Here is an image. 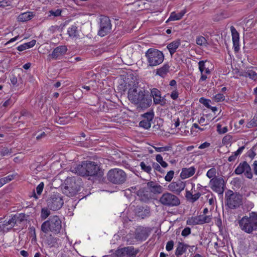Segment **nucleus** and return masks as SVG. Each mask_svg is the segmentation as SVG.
I'll use <instances>...</instances> for the list:
<instances>
[{
    "mask_svg": "<svg viewBox=\"0 0 257 257\" xmlns=\"http://www.w3.org/2000/svg\"><path fill=\"white\" fill-rule=\"evenodd\" d=\"M127 94L128 100L139 110L148 108L152 103L151 96L146 95L145 91L138 88L136 84L128 89Z\"/></svg>",
    "mask_w": 257,
    "mask_h": 257,
    "instance_id": "obj_1",
    "label": "nucleus"
},
{
    "mask_svg": "<svg viewBox=\"0 0 257 257\" xmlns=\"http://www.w3.org/2000/svg\"><path fill=\"white\" fill-rule=\"evenodd\" d=\"M238 223L241 230L247 233H252L257 231V213H249L238 220Z\"/></svg>",
    "mask_w": 257,
    "mask_h": 257,
    "instance_id": "obj_2",
    "label": "nucleus"
},
{
    "mask_svg": "<svg viewBox=\"0 0 257 257\" xmlns=\"http://www.w3.org/2000/svg\"><path fill=\"white\" fill-rule=\"evenodd\" d=\"M75 173L81 176H94L99 171L98 165L91 161H83L75 168Z\"/></svg>",
    "mask_w": 257,
    "mask_h": 257,
    "instance_id": "obj_3",
    "label": "nucleus"
},
{
    "mask_svg": "<svg viewBox=\"0 0 257 257\" xmlns=\"http://www.w3.org/2000/svg\"><path fill=\"white\" fill-rule=\"evenodd\" d=\"M41 229L45 233L51 232L55 234H58L62 229V221L58 216H51L42 223Z\"/></svg>",
    "mask_w": 257,
    "mask_h": 257,
    "instance_id": "obj_4",
    "label": "nucleus"
},
{
    "mask_svg": "<svg viewBox=\"0 0 257 257\" xmlns=\"http://www.w3.org/2000/svg\"><path fill=\"white\" fill-rule=\"evenodd\" d=\"M148 65L154 67L161 64L164 60V55L162 52L154 48L149 49L145 53Z\"/></svg>",
    "mask_w": 257,
    "mask_h": 257,
    "instance_id": "obj_5",
    "label": "nucleus"
},
{
    "mask_svg": "<svg viewBox=\"0 0 257 257\" xmlns=\"http://www.w3.org/2000/svg\"><path fill=\"white\" fill-rule=\"evenodd\" d=\"M159 202L164 206L167 207H176L180 204V200L175 194L166 192L164 193L159 198Z\"/></svg>",
    "mask_w": 257,
    "mask_h": 257,
    "instance_id": "obj_6",
    "label": "nucleus"
},
{
    "mask_svg": "<svg viewBox=\"0 0 257 257\" xmlns=\"http://www.w3.org/2000/svg\"><path fill=\"white\" fill-rule=\"evenodd\" d=\"M126 178V174L121 169H112L107 173L108 180L114 184H121L125 181Z\"/></svg>",
    "mask_w": 257,
    "mask_h": 257,
    "instance_id": "obj_7",
    "label": "nucleus"
},
{
    "mask_svg": "<svg viewBox=\"0 0 257 257\" xmlns=\"http://www.w3.org/2000/svg\"><path fill=\"white\" fill-rule=\"evenodd\" d=\"M62 190L66 196L72 197L80 191V186L76 183L74 178L67 179L65 185L62 187Z\"/></svg>",
    "mask_w": 257,
    "mask_h": 257,
    "instance_id": "obj_8",
    "label": "nucleus"
},
{
    "mask_svg": "<svg viewBox=\"0 0 257 257\" xmlns=\"http://www.w3.org/2000/svg\"><path fill=\"white\" fill-rule=\"evenodd\" d=\"M225 198L227 205L231 209L236 208L241 204V196L231 190H228L225 193Z\"/></svg>",
    "mask_w": 257,
    "mask_h": 257,
    "instance_id": "obj_9",
    "label": "nucleus"
},
{
    "mask_svg": "<svg viewBox=\"0 0 257 257\" xmlns=\"http://www.w3.org/2000/svg\"><path fill=\"white\" fill-rule=\"evenodd\" d=\"M47 206L50 209L57 210L62 207L64 201L60 194L53 193L47 199Z\"/></svg>",
    "mask_w": 257,
    "mask_h": 257,
    "instance_id": "obj_10",
    "label": "nucleus"
},
{
    "mask_svg": "<svg viewBox=\"0 0 257 257\" xmlns=\"http://www.w3.org/2000/svg\"><path fill=\"white\" fill-rule=\"evenodd\" d=\"M112 29L110 20L108 17L103 16L100 18L99 29L98 35L104 37L110 33Z\"/></svg>",
    "mask_w": 257,
    "mask_h": 257,
    "instance_id": "obj_11",
    "label": "nucleus"
},
{
    "mask_svg": "<svg viewBox=\"0 0 257 257\" xmlns=\"http://www.w3.org/2000/svg\"><path fill=\"white\" fill-rule=\"evenodd\" d=\"M139 249L133 246H128L122 248H118L114 254L117 257H136Z\"/></svg>",
    "mask_w": 257,
    "mask_h": 257,
    "instance_id": "obj_12",
    "label": "nucleus"
},
{
    "mask_svg": "<svg viewBox=\"0 0 257 257\" xmlns=\"http://www.w3.org/2000/svg\"><path fill=\"white\" fill-rule=\"evenodd\" d=\"M211 189L218 194H222L224 190V181L222 178L214 177L209 182Z\"/></svg>",
    "mask_w": 257,
    "mask_h": 257,
    "instance_id": "obj_13",
    "label": "nucleus"
},
{
    "mask_svg": "<svg viewBox=\"0 0 257 257\" xmlns=\"http://www.w3.org/2000/svg\"><path fill=\"white\" fill-rule=\"evenodd\" d=\"M234 173L236 175H241L243 173L244 175L246 178L248 179H251L252 178L251 168L246 161H243L239 163L235 169Z\"/></svg>",
    "mask_w": 257,
    "mask_h": 257,
    "instance_id": "obj_14",
    "label": "nucleus"
},
{
    "mask_svg": "<svg viewBox=\"0 0 257 257\" xmlns=\"http://www.w3.org/2000/svg\"><path fill=\"white\" fill-rule=\"evenodd\" d=\"M67 50V47L65 45L58 46L48 55L47 59L49 61L60 59L66 54Z\"/></svg>",
    "mask_w": 257,
    "mask_h": 257,
    "instance_id": "obj_15",
    "label": "nucleus"
},
{
    "mask_svg": "<svg viewBox=\"0 0 257 257\" xmlns=\"http://www.w3.org/2000/svg\"><path fill=\"white\" fill-rule=\"evenodd\" d=\"M186 186L185 182L178 179L176 181H173L168 186V190L175 195H179L184 190Z\"/></svg>",
    "mask_w": 257,
    "mask_h": 257,
    "instance_id": "obj_16",
    "label": "nucleus"
},
{
    "mask_svg": "<svg viewBox=\"0 0 257 257\" xmlns=\"http://www.w3.org/2000/svg\"><path fill=\"white\" fill-rule=\"evenodd\" d=\"M150 233L149 228L139 226L135 230L134 237L138 241L145 240L149 236Z\"/></svg>",
    "mask_w": 257,
    "mask_h": 257,
    "instance_id": "obj_17",
    "label": "nucleus"
},
{
    "mask_svg": "<svg viewBox=\"0 0 257 257\" xmlns=\"http://www.w3.org/2000/svg\"><path fill=\"white\" fill-rule=\"evenodd\" d=\"M151 96L153 97L154 104L163 106L166 103L165 97L161 96V92L158 89L154 88L151 89Z\"/></svg>",
    "mask_w": 257,
    "mask_h": 257,
    "instance_id": "obj_18",
    "label": "nucleus"
},
{
    "mask_svg": "<svg viewBox=\"0 0 257 257\" xmlns=\"http://www.w3.org/2000/svg\"><path fill=\"white\" fill-rule=\"evenodd\" d=\"M139 199L144 202H148L152 198V194L150 191L146 187L140 188L136 192Z\"/></svg>",
    "mask_w": 257,
    "mask_h": 257,
    "instance_id": "obj_19",
    "label": "nucleus"
},
{
    "mask_svg": "<svg viewBox=\"0 0 257 257\" xmlns=\"http://www.w3.org/2000/svg\"><path fill=\"white\" fill-rule=\"evenodd\" d=\"M135 212L137 216L144 219L150 216V208L147 206H137L135 209Z\"/></svg>",
    "mask_w": 257,
    "mask_h": 257,
    "instance_id": "obj_20",
    "label": "nucleus"
},
{
    "mask_svg": "<svg viewBox=\"0 0 257 257\" xmlns=\"http://www.w3.org/2000/svg\"><path fill=\"white\" fill-rule=\"evenodd\" d=\"M230 31L232 35V42L234 51L237 52L239 49V36L235 28L233 26L230 27Z\"/></svg>",
    "mask_w": 257,
    "mask_h": 257,
    "instance_id": "obj_21",
    "label": "nucleus"
},
{
    "mask_svg": "<svg viewBox=\"0 0 257 257\" xmlns=\"http://www.w3.org/2000/svg\"><path fill=\"white\" fill-rule=\"evenodd\" d=\"M146 188L149 189L151 194L152 193L160 194L163 191V187L160 185L153 181L148 182L147 184Z\"/></svg>",
    "mask_w": 257,
    "mask_h": 257,
    "instance_id": "obj_22",
    "label": "nucleus"
},
{
    "mask_svg": "<svg viewBox=\"0 0 257 257\" xmlns=\"http://www.w3.org/2000/svg\"><path fill=\"white\" fill-rule=\"evenodd\" d=\"M196 168L194 166L189 168H183L181 170L180 177L182 179H185L192 176L195 173Z\"/></svg>",
    "mask_w": 257,
    "mask_h": 257,
    "instance_id": "obj_23",
    "label": "nucleus"
},
{
    "mask_svg": "<svg viewBox=\"0 0 257 257\" xmlns=\"http://www.w3.org/2000/svg\"><path fill=\"white\" fill-rule=\"evenodd\" d=\"M201 195V194L200 192L193 194V191L191 192L188 190H186L185 197L186 200L191 203H194L196 201Z\"/></svg>",
    "mask_w": 257,
    "mask_h": 257,
    "instance_id": "obj_24",
    "label": "nucleus"
},
{
    "mask_svg": "<svg viewBox=\"0 0 257 257\" xmlns=\"http://www.w3.org/2000/svg\"><path fill=\"white\" fill-rule=\"evenodd\" d=\"M18 98V95L16 93L13 94L11 97L5 101L4 102L1 103V107L7 108L8 107H11L16 101Z\"/></svg>",
    "mask_w": 257,
    "mask_h": 257,
    "instance_id": "obj_25",
    "label": "nucleus"
},
{
    "mask_svg": "<svg viewBox=\"0 0 257 257\" xmlns=\"http://www.w3.org/2000/svg\"><path fill=\"white\" fill-rule=\"evenodd\" d=\"M34 16L35 14L34 12H27L19 15L17 18V20L18 21L24 22L30 20Z\"/></svg>",
    "mask_w": 257,
    "mask_h": 257,
    "instance_id": "obj_26",
    "label": "nucleus"
},
{
    "mask_svg": "<svg viewBox=\"0 0 257 257\" xmlns=\"http://www.w3.org/2000/svg\"><path fill=\"white\" fill-rule=\"evenodd\" d=\"M180 44V41L179 40H177L173 41L167 45V48L169 50L171 56L175 53Z\"/></svg>",
    "mask_w": 257,
    "mask_h": 257,
    "instance_id": "obj_27",
    "label": "nucleus"
},
{
    "mask_svg": "<svg viewBox=\"0 0 257 257\" xmlns=\"http://www.w3.org/2000/svg\"><path fill=\"white\" fill-rule=\"evenodd\" d=\"M186 12L185 10H183L178 13H176L174 12H172L169 19L167 21V22L168 21H177L181 19Z\"/></svg>",
    "mask_w": 257,
    "mask_h": 257,
    "instance_id": "obj_28",
    "label": "nucleus"
},
{
    "mask_svg": "<svg viewBox=\"0 0 257 257\" xmlns=\"http://www.w3.org/2000/svg\"><path fill=\"white\" fill-rule=\"evenodd\" d=\"M188 246H189L188 245L182 242H178L175 251V255L178 256H181L185 252Z\"/></svg>",
    "mask_w": 257,
    "mask_h": 257,
    "instance_id": "obj_29",
    "label": "nucleus"
},
{
    "mask_svg": "<svg viewBox=\"0 0 257 257\" xmlns=\"http://www.w3.org/2000/svg\"><path fill=\"white\" fill-rule=\"evenodd\" d=\"M239 75L244 77H249L251 80L255 81L257 80V73L253 70H247L241 72Z\"/></svg>",
    "mask_w": 257,
    "mask_h": 257,
    "instance_id": "obj_30",
    "label": "nucleus"
},
{
    "mask_svg": "<svg viewBox=\"0 0 257 257\" xmlns=\"http://www.w3.org/2000/svg\"><path fill=\"white\" fill-rule=\"evenodd\" d=\"M2 222L6 230V232L10 230L16 225L13 216L8 220H5Z\"/></svg>",
    "mask_w": 257,
    "mask_h": 257,
    "instance_id": "obj_31",
    "label": "nucleus"
},
{
    "mask_svg": "<svg viewBox=\"0 0 257 257\" xmlns=\"http://www.w3.org/2000/svg\"><path fill=\"white\" fill-rule=\"evenodd\" d=\"M170 66L168 64H164L162 67L157 70L156 74L164 77L169 72Z\"/></svg>",
    "mask_w": 257,
    "mask_h": 257,
    "instance_id": "obj_32",
    "label": "nucleus"
},
{
    "mask_svg": "<svg viewBox=\"0 0 257 257\" xmlns=\"http://www.w3.org/2000/svg\"><path fill=\"white\" fill-rule=\"evenodd\" d=\"M206 62H207V61H200L198 63L199 70L201 73H202V72H204L205 71V74H209L211 73V71L208 68L206 67Z\"/></svg>",
    "mask_w": 257,
    "mask_h": 257,
    "instance_id": "obj_33",
    "label": "nucleus"
},
{
    "mask_svg": "<svg viewBox=\"0 0 257 257\" xmlns=\"http://www.w3.org/2000/svg\"><path fill=\"white\" fill-rule=\"evenodd\" d=\"M244 149V146L239 148L236 151L234 152L231 156L228 157V161L230 162L235 161L237 157L242 153Z\"/></svg>",
    "mask_w": 257,
    "mask_h": 257,
    "instance_id": "obj_34",
    "label": "nucleus"
},
{
    "mask_svg": "<svg viewBox=\"0 0 257 257\" xmlns=\"http://www.w3.org/2000/svg\"><path fill=\"white\" fill-rule=\"evenodd\" d=\"M26 215L24 213H20L18 214H15L13 216V218L16 224H20L26 219Z\"/></svg>",
    "mask_w": 257,
    "mask_h": 257,
    "instance_id": "obj_35",
    "label": "nucleus"
},
{
    "mask_svg": "<svg viewBox=\"0 0 257 257\" xmlns=\"http://www.w3.org/2000/svg\"><path fill=\"white\" fill-rule=\"evenodd\" d=\"M197 217L200 225L209 223L211 220V217L210 216L200 215H198Z\"/></svg>",
    "mask_w": 257,
    "mask_h": 257,
    "instance_id": "obj_36",
    "label": "nucleus"
},
{
    "mask_svg": "<svg viewBox=\"0 0 257 257\" xmlns=\"http://www.w3.org/2000/svg\"><path fill=\"white\" fill-rule=\"evenodd\" d=\"M227 15L224 12H220L216 13L212 16V19L214 22H218L227 17Z\"/></svg>",
    "mask_w": 257,
    "mask_h": 257,
    "instance_id": "obj_37",
    "label": "nucleus"
},
{
    "mask_svg": "<svg viewBox=\"0 0 257 257\" xmlns=\"http://www.w3.org/2000/svg\"><path fill=\"white\" fill-rule=\"evenodd\" d=\"M186 224L191 226L199 224L197 216L189 217L186 221Z\"/></svg>",
    "mask_w": 257,
    "mask_h": 257,
    "instance_id": "obj_38",
    "label": "nucleus"
},
{
    "mask_svg": "<svg viewBox=\"0 0 257 257\" xmlns=\"http://www.w3.org/2000/svg\"><path fill=\"white\" fill-rule=\"evenodd\" d=\"M196 43L198 45L201 46H206L208 44L207 40L201 36L197 37Z\"/></svg>",
    "mask_w": 257,
    "mask_h": 257,
    "instance_id": "obj_39",
    "label": "nucleus"
},
{
    "mask_svg": "<svg viewBox=\"0 0 257 257\" xmlns=\"http://www.w3.org/2000/svg\"><path fill=\"white\" fill-rule=\"evenodd\" d=\"M77 28L75 26H72L68 29L67 33L71 37L74 38L77 34Z\"/></svg>",
    "mask_w": 257,
    "mask_h": 257,
    "instance_id": "obj_40",
    "label": "nucleus"
},
{
    "mask_svg": "<svg viewBox=\"0 0 257 257\" xmlns=\"http://www.w3.org/2000/svg\"><path fill=\"white\" fill-rule=\"evenodd\" d=\"M246 126L247 128L257 126V113L254 116L253 118L247 123Z\"/></svg>",
    "mask_w": 257,
    "mask_h": 257,
    "instance_id": "obj_41",
    "label": "nucleus"
},
{
    "mask_svg": "<svg viewBox=\"0 0 257 257\" xmlns=\"http://www.w3.org/2000/svg\"><path fill=\"white\" fill-rule=\"evenodd\" d=\"M156 160L163 168H166L168 165L165 161H163V157L160 154L156 155Z\"/></svg>",
    "mask_w": 257,
    "mask_h": 257,
    "instance_id": "obj_42",
    "label": "nucleus"
},
{
    "mask_svg": "<svg viewBox=\"0 0 257 257\" xmlns=\"http://www.w3.org/2000/svg\"><path fill=\"white\" fill-rule=\"evenodd\" d=\"M140 167L142 170L148 173H150L152 171V167L150 165H148L144 162L140 163Z\"/></svg>",
    "mask_w": 257,
    "mask_h": 257,
    "instance_id": "obj_43",
    "label": "nucleus"
},
{
    "mask_svg": "<svg viewBox=\"0 0 257 257\" xmlns=\"http://www.w3.org/2000/svg\"><path fill=\"white\" fill-rule=\"evenodd\" d=\"M22 117H25L26 118L32 117V115L26 109H23L20 111V116L18 117V119H21Z\"/></svg>",
    "mask_w": 257,
    "mask_h": 257,
    "instance_id": "obj_44",
    "label": "nucleus"
},
{
    "mask_svg": "<svg viewBox=\"0 0 257 257\" xmlns=\"http://www.w3.org/2000/svg\"><path fill=\"white\" fill-rule=\"evenodd\" d=\"M143 117L144 119L147 120L151 122L154 117V112L153 111L147 112L143 115Z\"/></svg>",
    "mask_w": 257,
    "mask_h": 257,
    "instance_id": "obj_45",
    "label": "nucleus"
},
{
    "mask_svg": "<svg viewBox=\"0 0 257 257\" xmlns=\"http://www.w3.org/2000/svg\"><path fill=\"white\" fill-rule=\"evenodd\" d=\"M140 126L143 127L145 129L149 128L151 126V122L147 120L143 119L139 123Z\"/></svg>",
    "mask_w": 257,
    "mask_h": 257,
    "instance_id": "obj_46",
    "label": "nucleus"
},
{
    "mask_svg": "<svg viewBox=\"0 0 257 257\" xmlns=\"http://www.w3.org/2000/svg\"><path fill=\"white\" fill-rule=\"evenodd\" d=\"M216 170L215 168H212L209 169L206 174V176L209 179H212L214 177H216Z\"/></svg>",
    "mask_w": 257,
    "mask_h": 257,
    "instance_id": "obj_47",
    "label": "nucleus"
},
{
    "mask_svg": "<svg viewBox=\"0 0 257 257\" xmlns=\"http://www.w3.org/2000/svg\"><path fill=\"white\" fill-rule=\"evenodd\" d=\"M50 214V211L46 208H43L41 210V217L42 219H46Z\"/></svg>",
    "mask_w": 257,
    "mask_h": 257,
    "instance_id": "obj_48",
    "label": "nucleus"
},
{
    "mask_svg": "<svg viewBox=\"0 0 257 257\" xmlns=\"http://www.w3.org/2000/svg\"><path fill=\"white\" fill-rule=\"evenodd\" d=\"M12 153V149H9L6 147L2 148L0 150V155L2 156H5L11 154Z\"/></svg>",
    "mask_w": 257,
    "mask_h": 257,
    "instance_id": "obj_49",
    "label": "nucleus"
},
{
    "mask_svg": "<svg viewBox=\"0 0 257 257\" xmlns=\"http://www.w3.org/2000/svg\"><path fill=\"white\" fill-rule=\"evenodd\" d=\"M232 137L230 135H226L222 139V143L224 145H228L231 143Z\"/></svg>",
    "mask_w": 257,
    "mask_h": 257,
    "instance_id": "obj_50",
    "label": "nucleus"
},
{
    "mask_svg": "<svg viewBox=\"0 0 257 257\" xmlns=\"http://www.w3.org/2000/svg\"><path fill=\"white\" fill-rule=\"evenodd\" d=\"M153 148H154L155 151L157 152L169 151L171 150L170 146H165V147H157L153 146Z\"/></svg>",
    "mask_w": 257,
    "mask_h": 257,
    "instance_id": "obj_51",
    "label": "nucleus"
},
{
    "mask_svg": "<svg viewBox=\"0 0 257 257\" xmlns=\"http://www.w3.org/2000/svg\"><path fill=\"white\" fill-rule=\"evenodd\" d=\"M199 102L204 105L208 108L211 107V105H210V103L211 101L209 99H205L203 97H201L199 99Z\"/></svg>",
    "mask_w": 257,
    "mask_h": 257,
    "instance_id": "obj_52",
    "label": "nucleus"
},
{
    "mask_svg": "<svg viewBox=\"0 0 257 257\" xmlns=\"http://www.w3.org/2000/svg\"><path fill=\"white\" fill-rule=\"evenodd\" d=\"M57 241V238L50 236V239H47V243L50 247H53L55 246Z\"/></svg>",
    "mask_w": 257,
    "mask_h": 257,
    "instance_id": "obj_53",
    "label": "nucleus"
},
{
    "mask_svg": "<svg viewBox=\"0 0 257 257\" xmlns=\"http://www.w3.org/2000/svg\"><path fill=\"white\" fill-rule=\"evenodd\" d=\"M228 131V128L227 126L222 127L221 125L219 124H217V131L219 134H224L226 133Z\"/></svg>",
    "mask_w": 257,
    "mask_h": 257,
    "instance_id": "obj_54",
    "label": "nucleus"
},
{
    "mask_svg": "<svg viewBox=\"0 0 257 257\" xmlns=\"http://www.w3.org/2000/svg\"><path fill=\"white\" fill-rule=\"evenodd\" d=\"M174 175V171L171 170L169 171L165 177V180L167 182H170L173 179Z\"/></svg>",
    "mask_w": 257,
    "mask_h": 257,
    "instance_id": "obj_55",
    "label": "nucleus"
},
{
    "mask_svg": "<svg viewBox=\"0 0 257 257\" xmlns=\"http://www.w3.org/2000/svg\"><path fill=\"white\" fill-rule=\"evenodd\" d=\"M62 10L61 9H57L55 10H51L49 11L50 16L54 17H58L61 16Z\"/></svg>",
    "mask_w": 257,
    "mask_h": 257,
    "instance_id": "obj_56",
    "label": "nucleus"
},
{
    "mask_svg": "<svg viewBox=\"0 0 257 257\" xmlns=\"http://www.w3.org/2000/svg\"><path fill=\"white\" fill-rule=\"evenodd\" d=\"M225 99V96L220 93H218L216 94L214 97V99L216 102H220L221 101H223Z\"/></svg>",
    "mask_w": 257,
    "mask_h": 257,
    "instance_id": "obj_57",
    "label": "nucleus"
},
{
    "mask_svg": "<svg viewBox=\"0 0 257 257\" xmlns=\"http://www.w3.org/2000/svg\"><path fill=\"white\" fill-rule=\"evenodd\" d=\"M44 184L43 182L40 183L36 187V192L37 194L38 195H40L41 194L42 191L44 189Z\"/></svg>",
    "mask_w": 257,
    "mask_h": 257,
    "instance_id": "obj_58",
    "label": "nucleus"
},
{
    "mask_svg": "<svg viewBox=\"0 0 257 257\" xmlns=\"http://www.w3.org/2000/svg\"><path fill=\"white\" fill-rule=\"evenodd\" d=\"M191 233V229L188 227H185L181 232V235L184 237H186Z\"/></svg>",
    "mask_w": 257,
    "mask_h": 257,
    "instance_id": "obj_59",
    "label": "nucleus"
},
{
    "mask_svg": "<svg viewBox=\"0 0 257 257\" xmlns=\"http://www.w3.org/2000/svg\"><path fill=\"white\" fill-rule=\"evenodd\" d=\"M17 175V174L16 175H14V174H12V175H8V176L6 177H4V178H3V180H4V182H6V184L11 181H12V180H13L15 178V177Z\"/></svg>",
    "mask_w": 257,
    "mask_h": 257,
    "instance_id": "obj_60",
    "label": "nucleus"
},
{
    "mask_svg": "<svg viewBox=\"0 0 257 257\" xmlns=\"http://www.w3.org/2000/svg\"><path fill=\"white\" fill-rule=\"evenodd\" d=\"M174 242L173 240L169 241L166 244V249L167 251H170L173 249Z\"/></svg>",
    "mask_w": 257,
    "mask_h": 257,
    "instance_id": "obj_61",
    "label": "nucleus"
},
{
    "mask_svg": "<svg viewBox=\"0 0 257 257\" xmlns=\"http://www.w3.org/2000/svg\"><path fill=\"white\" fill-rule=\"evenodd\" d=\"M178 92L177 90V89H174L171 94V97L173 100H176L178 97Z\"/></svg>",
    "mask_w": 257,
    "mask_h": 257,
    "instance_id": "obj_62",
    "label": "nucleus"
},
{
    "mask_svg": "<svg viewBox=\"0 0 257 257\" xmlns=\"http://www.w3.org/2000/svg\"><path fill=\"white\" fill-rule=\"evenodd\" d=\"M152 167L156 171L162 172V169L160 165L158 163L153 162L152 163Z\"/></svg>",
    "mask_w": 257,
    "mask_h": 257,
    "instance_id": "obj_63",
    "label": "nucleus"
},
{
    "mask_svg": "<svg viewBox=\"0 0 257 257\" xmlns=\"http://www.w3.org/2000/svg\"><path fill=\"white\" fill-rule=\"evenodd\" d=\"M36 41L35 40H33L31 41L25 43L27 49H29L33 47L36 44Z\"/></svg>",
    "mask_w": 257,
    "mask_h": 257,
    "instance_id": "obj_64",
    "label": "nucleus"
}]
</instances>
